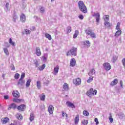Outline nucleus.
I'll use <instances>...</instances> for the list:
<instances>
[{
	"label": "nucleus",
	"mask_w": 125,
	"mask_h": 125,
	"mask_svg": "<svg viewBox=\"0 0 125 125\" xmlns=\"http://www.w3.org/2000/svg\"><path fill=\"white\" fill-rule=\"evenodd\" d=\"M78 6L80 10L83 13H87V8L86 6L84 5V3L83 1H79L78 2Z\"/></svg>",
	"instance_id": "f257e3e1"
},
{
	"label": "nucleus",
	"mask_w": 125,
	"mask_h": 125,
	"mask_svg": "<svg viewBox=\"0 0 125 125\" xmlns=\"http://www.w3.org/2000/svg\"><path fill=\"white\" fill-rule=\"evenodd\" d=\"M77 50H78L77 48L72 47L71 49H70V51L67 52V56L70 54L73 55L74 56H76L77 55Z\"/></svg>",
	"instance_id": "f03ea898"
},
{
	"label": "nucleus",
	"mask_w": 125,
	"mask_h": 125,
	"mask_svg": "<svg viewBox=\"0 0 125 125\" xmlns=\"http://www.w3.org/2000/svg\"><path fill=\"white\" fill-rule=\"evenodd\" d=\"M17 85L19 88H24V86L25 85V80L19 79Z\"/></svg>",
	"instance_id": "7ed1b4c3"
},
{
	"label": "nucleus",
	"mask_w": 125,
	"mask_h": 125,
	"mask_svg": "<svg viewBox=\"0 0 125 125\" xmlns=\"http://www.w3.org/2000/svg\"><path fill=\"white\" fill-rule=\"evenodd\" d=\"M93 17H96V21L97 22V25L99 24V22H100V14L99 13H94V14L92 15Z\"/></svg>",
	"instance_id": "20e7f679"
},
{
	"label": "nucleus",
	"mask_w": 125,
	"mask_h": 125,
	"mask_svg": "<svg viewBox=\"0 0 125 125\" xmlns=\"http://www.w3.org/2000/svg\"><path fill=\"white\" fill-rule=\"evenodd\" d=\"M103 66L105 70H106V71H109V70H111V67L110 63L108 62H105L103 64Z\"/></svg>",
	"instance_id": "39448f33"
},
{
	"label": "nucleus",
	"mask_w": 125,
	"mask_h": 125,
	"mask_svg": "<svg viewBox=\"0 0 125 125\" xmlns=\"http://www.w3.org/2000/svg\"><path fill=\"white\" fill-rule=\"evenodd\" d=\"M17 109L19 111L23 112V111H25V109H26V105L21 104L18 107Z\"/></svg>",
	"instance_id": "423d86ee"
},
{
	"label": "nucleus",
	"mask_w": 125,
	"mask_h": 125,
	"mask_svg": "<svg viewBox=\"0 0 125 125\" xmlns=\"http://www.w3.org/2000/svg\"><path fill=\"white\" fill-rule=\"evenodd\" d=\"M81 80L79 78L73 80V83H74V84H76V85H79V84H81Z\"/></svg>",
	"instance_id": "0eeeda50"
},
{
	"label": "nucleus",
	"mask_w": 125,
	"mask_h": 125,
	"mask_svg": "<svg viewBox=\"0 0 125 125\" xmlns=\"http://www.w3.org/2000/svg\"><path fill=\"white\" fill-rule=\"evenodd\" d=\"M35 53L37 56H41L42 55V52L41 51V49H40V47H36Z\"/></svg>",
	"instance_id": "6e6552de"
},
{
	"label": "nucleus",
	"mask_w": 125,
	"mask_h": 125,
	"mask_svg": "<svg viewBox=\"0 0 125 125\" xmlns=\"http://www.w3.org/2000/svg\"><path fill=\"white\" fill-rule=\"evenodd\" d=\"M76 65V59L72 58L70 60V65L71 67H74Z\"/></svg>",
	"instance_id": "1a4fd4ad"
},
{
	"label": "nucleus",
	"mask_w": 125,
	"mask_h": 125,
	"mask_svg": "<svg viewBox=\"0 0 125 125\" xmlns=\"http://www.w3.org/2000/svg\"><path fill=\"white\" fill-rule=\"evenodd\" d=\"M53 110H54L53 105H50L48 107V112L49 114H53Z\"/></svg>",
	"instance_id": "9d476101"
},
{
	"label": "nucleus",
	"mask_w": 125,
	"mask_h": 125,
	"mask_svg": "<svg viewBox=\"0 0 125 125\" xmlns=\"http://www.w3.org/2000/svg\"><path fill=\"white\" fill-rule=\"evenodd\" d=\"M86 95L88 96H90L91 95H93V88H91L89 91H87Z\"/></svg>",
	"instance_id": "9b49d317"
},
{
	"label": "nucleus",
	"mask_w": 125,
	"mask_h": 125,
	"mask_svg": "<svg viewBox=\"0 0 125 125\" xmlns=\"http://www.w3.org/2000/svg\"><path fill=\"white\" fill-rule=\"evenodd\" d=\"M80 121V116L79 115H76L74 119V124L75 125H78L79 124V121Z\"/></svg>",
	"instance_id": "f8f14e48"
},
{
	"label": "nucleus",
	"mask_w": 125,
	"mask_h": 125,
	"mask_svg": "<svg viewBox=\"0 0 125 125\" xmlns=\"http://www.w3.org/2000/svg\"><path fill=\"white\" fill-rule=\"evenodd\" d=\"M21 21V22H25L26 21V16L24 14H22L20 17Z\"/></svg>",
	"instance_id": "ddd939ff"
},
{
	"label": "nucleus",
	"mask_w": 125,
	"mask_h": 125,
	"mask_svg": "<svg viewBox=\"0 0 125 125\" xmlns=\"http://www.w3.org/2000/svg\"><path fill=\"white\" fill-rule=\"evenodd\" d=\"M16 105L15 104H12L9 105V107L8 108V110H10V109H16Z\"/></svg>",
	"instance_id": "4468645a"
},
{
	"label": "nucleus",
	"mask_w": 125,
	"mask_h": 125,
	"mask_svg": "<svg viewBox=\"0 0 125 125\" xmlns=\"http://www.w3.org/2000/svg\"><path fill=\"white\" fill-rule=\"evenodd\" d=\"M92 30L90 28H87L86 30H85V33H86V35H88L90 36L92 33Z\"/></svg>",
	"instance_id": "2eb2a0df"
},
{
	"label": "nucleus",
	"mask_w": 125,
	"mask_h": 125,
	"mask_svg": "<svg viewBox=\"0 0 125 125\" xmlns=\"http://www.w3.org/2000/svg\"><path fill=\"white\" fill-rule=\"evenodd\" d=\"M66 104L68 107H70V108H75V105L74 104L70 102H67Z\"/></svg>",
	"instance_id": "dca6fc26"
},
{
	"label": "nucleus",
	"mask_w": 125,
	"mask_h": 125,
	"mask_svg": "<svg viewBox=\"0 0 125 125\" xmlns=\"http://www.w3.org/2000/svg\"><path fill=\"white\" fill-rule=\"evenodd\" d=\"M117 83H118V79H115L111 82L110 85H112L113 86L114 85H115V84H117Z\"/></svg>",
	"instance_id": "f3484780"
},
{
	"label": "nucleus",
	"mask_w": 125,
	"mask_h": 125,
	"mask_svg": "<svg viewBox=\"0 0 125 125\" xmlns=\"http://www.w3.org/2000/svg\"><path fill=\"white\" fill-rule=\"evenodd\" d=\"M59 70V66H58V65H57L54 68V75H56L58 73Z\"/></svg>",
	"instance_id": "a211bd4d"
},
{
	"label": "nucleus",
	"mask_w": 125,
	"mask_h": 125,
	"mask_svg": "<svg viewBox=\"0 0 125 125\" xmlns=\"http://www.w3.org/2000/svg\"><path fill=\"white\" fill-rule=\"evenodd\" d=\"M16 117L18 120H19L20 121H21V120H23V116H22V115L20 114H17L16 115Z\"/></svg>",
	"instance_id": "6ab92c4d"
},
{
	"label": "nucleus",
	"mask_w": 125,
	"mask_h": 125,
	"mask_svg": "<svg viewBox=\"0 0 125 125\" xmlns=\"http://www.w3.org/2000/svg\"><path fill=\"white\" fill-rule=\"evenodd\" d=\"M13 95L14 97H16V98H19L20 96V94H19V92L18 91L16 92L15 93H13Z\"/></svg>",
	"instance_id": "aec40b11"
},
{
	"label": "nucleus",
	"mask_w": 125,
	"mask_h": 125,
	"mask_svg": "<svg viewBox=\"0 0 125 125\" xmlns=\"http://www.w3.org/2000/svg\"><path fill=\"white\" fill-rule=\"evenodd\" d=\"M29 120H30V122H33V121L35 120V115H34V113L30 114Z\"/></svg>",
	"instance_id": "412c9836"
},
{
	"label": "nucleus",
	"mask_w": 125,
	"mask_h": 125,
	"mask_svg": "<svg viewBox=\"0 0 125 125\" xmlns=\"http://www.w3.org/2000/svg\"><path fill=\"white\" fill-rule=\"evenodd\" d=\"M95 74V70L92 69V70L89 72L88 75L90 76H92Z\"/></svg>",
	"instance_id": "4be33fe9"
},
{
	"label": "nucleus",
	"mask_w": 125,
	"mask_h": 125,
	"mask_svg": "<svg viewBox=\"0 0 125 125\" xmlns=\"http://www.w3.org/2000/svg\"><path fill=\"white\" fill-rule=\"evenodd\" d=\"M122 35V30H118L116 31L115 36V37H119V36H121Z\"/></svg>",
	"instance_id": "5701e85b"
},
{
	"label": "nucleus",
	"mask_w": 125,
	"mask_h": 125,
	"mask_svg": "<svg viewBox=\"0 0 125 125\" xmlns=\"http://www.w3.org/2000/svg\"><path fill=\"white\" fill-rule=\"evenodd\" d=\"M24 34H26V35H30L31 34V31L25 29L24 32H22V35H24Z\"/></svg>",
	"instance_id": "b1692460"
},
{
	"label": "nucleus",
	"mask_w": 125,
	"mask_h": 125,
	"mask_svg": "<svg viewBox=\"0 0 125 125\" xmlns=\"http://www.w3.org/2000/svg\"><path fill=\"white\" fill-rule=\"evenodd\" d=\"M8 120H9L8 118H7V117L1 119L2 123L3 124H6L7 122H8Z\"/></svg>",
	"instance_id": "393cba45"
},
{
	"label": "nucleus",
	"mask_w": 125,
	"mask_h": 125,
	"mask_svg": "<svg viewBox=\"0 0 125 125\" xmlns=\"http://www.w3.org/2000/svg\"><path fill=\"white\" fill-rule=\"evenodd\" d=\"M11 125H21V122L19 121H15L13 124H11Z\"/></svg>",
	"instance_id": "a878e982"
},
{
	"label": "nucleus",
	"mask_w": 125,
	"mask_h": 125,
	"mask_svg": "<svg viewBox=\"0 0 125 125\" xmlns=\"http://www.w3.org/2000/svg\"><path fill=\"white\" fill-rule=\"evenodd\" d=\"M37 86L38 89H41V87H42V84L41 83V81L37 82Z\"/></svg>",
	"instance_id": "bb28decb"
},
{
	"label": "nucleus",
	"mask_w": 125,
	"mask_h": 125,
	"mask_svg": "<svg viewBox=\"0 0 125 125\" xmlns=\"http://www.w3.org/2000/svg\"><path fill=\"white\" fill-rule=\"evenodd\" d=\"M40 99L42 101H44L45 100V95H44V94L42 93L40 96Z\"/></svg>",
	"instance_id": "cd10ccee"
},
{
	"label": "nucleus",
	"mask_w": 125,
	"mask_h": 125,
	"mask_svg": "<svg viewBox=\"0 0 125 125\" xmlns=\"http://www.w3.org/2000/svg\"><path fill=\"white\" fill-rule=\"evenodd\" d=\"M104 24L106 27H107V28H109L112 26L111 23L108 21H104Z\"/></svg>",
	"instance_id": "c85d7f7f"
},
{
	"label": "nucleus",
	"mask_w": 125,
	"mask_h": 125,
	"mask_svg": "<svg viewBox=\"0 0 125 125\" xmlns=\"http://www.w3.org/2000/svg\"><path fill=\"white\" fill-rule=\"evenodd\" d=\"M32 82V80L31 79H29L25 84V86L26 87H29L30 86V84H31V82Z\"/></svg>",
	"instance_id": "c756f323"
},
{
	"label": "nucleus",
	"mask_w": 125,
	"mask_h": 125,
	"mask_svg": "<svg viewBox=\"0 0 125 125\" xmlns=\"http://www.w3.org/2000/svg\"><path fill=\"white\" fill-rule=\"evenodd\" d=\"M5 10L6 11H8L9 10V3L7 2L5 7Z\"/></svg>",
	"instance_id": "7c9ffc66"
},
{
	"label": "nucleus",
	"mask_w": 125,
	"mask_h": 125,
	"mask_svg": "<svg viewBox=\"0 0 125 125\" xmlns=\"http://www.w3.org/2000/svg\"><path fill=\"white\" fill-rule=\"evenodd\" d=\"M44 68H45V64H43L42 66L39 67L38 69L39 71H42Z\"/></svg>",
	"instance_id": "2f4dec72"
},
{
	"label": "nucleus",
	"mask_w": 125,
	"mask_h": 125,
	"mask_svg": "<svg viewBox=\"0 0 125 125\" xmlns=\"http://www.w3.org/2000/svg\"><path fill=\"white\" fill-rule=\"evenodd\" d=\"M79 35V31L78 30H76L75 32V33L73 35V38L76 39L78 37V35Z\"/></svg>",
	"instance_id": "473e14b6"
},
{
	"label": "nucleus",
	"mask_w": 125,
	"mask_h": 125,
	"mask_svg": "<svg viewBox=\"0 0 125 125\" xmlns=\"http://www.w3.org/2000/svg\"><path fill=\"white\" fill-rule=\"evenodd\" d=\"M45 37L48 39V40H49V41H51V36L47 33H46L45 34Z\"/></svg>",
	"instance_id": "72a5a7b5"
},
{
	"label": "nucleus",
	"mask_w": 125,
	"mask_h": 125,
	"mask_svg": "<svg viewBox=\"0 0 125 125\" xmlns=\"http://www.w3.org/2000/svg\"><path fill=\"white\" fill-rule=\"evenodd\" d=\"M3 50H4V52L6 54V55H9V53L8 52V49H7V48H3Z\"/></svg>",
	"instance_id": "f704fd0d"
},
{
	"label": "nucleus",
	"mask_w": 125,
	"mask_h": 125,
	"mask_svg": "<svg viewBox=\"0 0 125 125\" xmlns=\"http://www.w3.org/2000/svg\"><path fill=\"white\" fill-rule=\"evenodd\" d=\"M110 16H109V15H106L104 16V21L105 22L108 21H109V18Z\"/></svg>",
	"instance_id": "c9c22d12"
},
{
	"label": "nucleus",
	"mask_w": 125,
	"mask_h": 125,
	"mask_svg": "<svg viewBox=\"0 0 125 125\" xmlns=\"http://www.w3.org/2000/svg\"><path fill=\"white\" fill-rule=\"evenodd\" d=\"M9 42L11 45H13V46H15V42H12V39L11 38L9 39Z\"/></svg>",
	"instance_id": "e433bc0d"
},
{
	"label": "nucleus",
	"mask_w": 125,
	"mask_h": 125,
	"mask_svg": "<svg viewBox=\"0 0 125 125\" xmlns=\"http://www.w3.org/2000/svg\"><path fill=\"white\" fill-rule=\"evenodd\" d=\"M67 33L69 34V33H71L72 31V28L71 26H68L66 28Z\"/></svg>",
	"instance_id": "4c0bfd02"
},
{
	"label": "nucleus",
	"mask_w": 125,
	"mask_h": 125,
	"mask_svg": "<svg viewBox=\"0 0 125 125\" xmlns=\"http://www.w3.org/2000/svg\"><path fill=\"white\" fill-rule=\"evenodd\" d=\"M21 99H13V101L14 102H16L17 103H19V102H21Z\"/></svg>",
	"instance_id": "58836bf2"
},
{
	"label": "nucleus",
	"mask_w": 125,
	"mask_h": 125,
	"mask_svg": "<svg viewBox=\"0 0 125 125\" xmlns=\"http://www.w3.org/2000/svg\"><path fill=\"white\" fill-rule=\"evenodd\" d=\"M90 37H91V38H92L93 39H96V35H95V33L93 32L90 35Z\"/></svg>",
	"instance_id": "ea45409f"
},
{
	"label": "nucleus",
	"mask_w": 125,
	"mask_h": 125,
	"mask_svg": "<svg viewBox=\"0 0 125 125\" xmlns=\"http://www.w3.org/2000/svg\"><path fill=\"white\" fill-rule=\"evenodd\" d=\"M83 115H84V116L88 117V116L89 115V113H88V112H87V111L86 110H84L83 112Z\"/></svg>",
	"instance_id": "a19ab883"
},
{
	"label": "nucleus",
	"mask_w": 125,
	"mask_h": 125,
	"mask_svg": "<svg viewBox=\"0 0 125 125\" xmlns=\"http://www.w3.org/2000/svg\"><path fill=\"white\" fill-rule=\"evenodd\" d=\"M63 89L64 90H68V84L67 83L63 84Z\"/></svg>",
	"instance_id": "79ce46f5"
},
{
	"label": "nucleus",
	"mask_w": 125,
	"mask_h": 125,
	"mask_svg": "<svg viewBox=\"0 0 125 125\" xmlns=\"http://www.w3.org/2000/svg\"><path fill=\"white\" fill-rule=\"evenodd\" d=\"M93 81V76H90L89 78L87 81V83H91Z\"/></svg>",
	"instance_id": "37998d69"
},
{
	"label": "nucleus",
	"mask_w": 125,
	"mask_h": 125,
	"mask_svg": "<svg viewBox=\"0 0 125 125\" xmlns=\"http://www.w3.org/2000/svg\"><path fill=\"white\" fill-rule=\"evenodd\" d=\"M118 59V57L117 56H114L112 58L113 63H115L117 60Z\"/></svg>",
	"instance_id": "c03bdc74"
},
{
	"label": "nucleus",
	"mask_w": 125,
	"mask_h": 125,
	"mask_svg": "<svg viewBox=\"0 0 125 125\" xmlns=\"http://www.w3.org/2000/svg\"><path fill=\"white\" fill-rule=\"evenodd\" d=\"M82 124L84 125H87L88 124V121L87 120H83L82 122Z\"/></svg>",
	"instance_id": "a18cd8bd"
},
{
	"label": "nucleus",
	"mask_w": 125,
	"mask_h": 125,
	"mask_svg": "<svg viewBox=\"0 0 125 125\" xmlns=\"http://www.w3.org/2000/svg\"><path fill=\"white\" fill-rule=\"evenodd\" d=\"M19 77H20V75L18 73H16L15 75V79L16 80H18L19 79Z\"/></svg>",
	"instance_id": "49530a36"
},
{
	"label": "nucleus",
	"mask_w": 125,
	"mask_h": 125,
	"mask_svg": "<svg viewBox=\"0 0 125 125\" xmlns=\"http://www.w3.org/2000/svg\"><path fill=\"white\" fill-rule=\"evenodd\" d=\"M120 26H121V23L118 22L116 25V30H120Z\"/></svg>",
	"instance_id": "de8ad7c7"
},
{
	"label": "nucleus",
	"mask_w": 125,
	"mask_h": 125,
	"mask_svg": "<svg viewBox=\"0 0 125 125\" xmlns=\"http://www.w3.org/2000/svg\"><path fill=\"white\" fill-rule=\"evenodd\" d=\"M34 64H35L36 67H39V62H38L37 60H35L34 61Z\"/></svg>",
	"instance_id": "09e8293b"
},
{
	"label": "nucleus",
	"mask_w": 125,
	"mask_h": 125,
	"mask_svg": "<svg viewBox=\"0 0 125 125\" xmlns=\"http://www.w3.org/2000/svg\"><path fill=\"white\" fill-rule=\"evenodd\" d=\"M18 17H17V15H15L13 16V22H16V19H17Z\"/></svg>",
	"instance_id": "8fccbe9b"
},
{
	"label": "nucleus",
	"mask_w": 125,
	"mask_h": 125,
	"mask_svg": "<svg viewBox=\"0 0 125 125\" xmlns=\"http://www.w3.org/2000/svg\"><path fill=\"white\" fill-rule=\"evenodd\" d=\"M40 12H41V13H43V12H44V7H42L40 8Z\"/></svg>",
	"instance_id": "3c124183"
},
{
	"label": "nucleus",
	"mask_w": 125,
	"mask_h": 125,
	"mask_svg": "<svg viewBox=\"0 0 125 125\" xmlns=\"http://www.w3.org/2000/svg\"><path fill=\"white\" fill-rule=\"evenodd\" d=\"M23 78H25V73H24L21 74V78L20 79V80H23Z\"/></svg>",
	"instance_id": "603ef678"
},
{
	"label": "nucleus",
	"mask_w": 125,
	"mask_h": 125,
	"mask_svg": "<svg viewBox=\"0 0 125 125\" xmlns=\"http://www.w3.org/2000/svg\"><path fill=\"white\" fill-rule=\"evenodd\" d=\"M94 122H95L96 125H99V122L98 121V119L97 118H95Z\"/></svg>",
	"instance_id": "864d4df0"
},
{
	"label": "nucleus",
	"mask_w": 125,
	"mask_h": 125,
	"mask_svg": "<svg viewBox=\"0 0 125 125\" xmlns=\"http://www.w3.org/2000/svg\"><path fill=\"white\" fill-rule=\"evenodd\" d=\"M31 31H36V27L35 26H32L30 27Z\"/></svg>",
	"instance_id": "5fc2aeb1"
},
{
	"label": "nucleus",
	"mask_w": 125,
	"mask_h": 125,
	"mask_svg": "<svg viewBox=\"0 0 125 125\" xmlns=\"http://www.w3.org/2000/svg\"><path fill=\"white\" fill-rule=\"evenodd\" d=\"M78 17L81 19V20H83V15H80Z\"/></svg>",
	"instance_id": "6e6d98bb"
},
{
	"label": "nucleus",
	"mask_w": 125,
	"mask_h": 125,
	"mask_svg": "<svg viewBox=\"0 0 125 125\" xmlns=\"http://www.w3.org/2000/svg\"><path fill=\"white\" fill-rule=\"evenodd\" d=\"M5 46H6V47H9L10 46V44H9L8 42H5Z\"/></svg>",
	"instance_id": "4d7b16f0"
},
{
	"label": "nucleus",
	"mask_w": 125,
	"mask_h": 125,
	"mask_svg": "<svg viewBox=\"0 0 125 125\" xmlns=\"http://www.w3.org/2000/svg\"><path fill=\"white\" fill-rule=\"evenodd\" d=\"M109 120L110 123H113V122H114V119L112 117H109Z\"/></svg>",
	"instance_id": "13d9d810"
},
{
	"label": "nucleus",
	"mask_w": 125,
	"mask_h": 125,
	"mask_svg": "<svg viewBox=\"0 0 125 125\" xmlns=\"http://www.w3.org/2000/svg\"><path fill=\"white\" fill-rule=\"evenodd\" d=\"M93 95H96L97 93V91L96 90H94V91H93Z\"/></svg>",
	"instance_id": "bf43d9fd"
},
{
	"label": "nucleus",
	"mask_w": 125,
	"mask_h": 125,
	"mask_svg": "<svg viewBox=\"0 0 125 125\" xmlns=\"http://www.w3.org/2000/svg\"><path fill=\"white\" fill-rule=\"evenodd\" d=\"M122 63H123V66H124L125 67V58L123 59Z\"/></svg>",
	"instance_id": "052dcab7"
},
{
	"label": "nucleus",
	"mask_w": 125,
	"mask_h": 125,
	"mask_svg": "<svg viewBox=\"0 0 125 125\" xmlns=\"http://www.w3.org/2000/svg\"><path fill=\"white\" fill-rule=\"evenodd\" d=\"M86 43H87V46H89V44H90V42H89V41H86Z\"/></svg>",
	"instance_id": "680f3d73"
},
{
	"label": "nucleus",
	"mask_w": 125,
	"mask_h": 125,
	"mask_svg": "<svg viewBox=\"0 0 125 125\" xmlns=\"http://www.w3.org/2000/svg\"><path fill=\"white\" fill-rule=\"evenodd\" d=\"M4 99H8V98H9V97H8V95H5L4 96Z\"/></svg>",
	"instance_id": "e2e57ef3"
},
{
	"label": "nucleus",
	"mask_w": 125,
	"mask_h": 125,
	"mask_svg": "<svg viewBox=\"0 0 125 125\" xmlns=\"http://www.w3.org/2000/svg\"><path fill=\"white\" fill-rule=\"evenodd\" d=\"M62 115L63 118L65 117V112H64V111L62 112Z\"/></svg>",
	"instance_id": "0e129e2a"
},
{
	"label": "nucleus",
	"mask_w": 125,
	"mask_h": 125,
	"mask_svg": "<svg viewBox=\"0 0 125 125\" xmlns=\"http://www.w3.org/2000/svg\"><path fill=\"white\" fill-rule=\"evenodd\" d=\"M120 83L121 87H123V81L121 80L120 82Z\"/></svg>",
	"instance_id": "69168bd1"
},
{
	"label": "nucleus",
	"mask_w": 125,
	"mask_h": 125,
	"mask_svg": "<svg viewBox=\"0 0 125 125\" xmlns=\"http://www.w3.org/2000/svg\"><path fill=\"white\" fill-rule=\"evenodd\" d=\"M11 70H12L13 71H15V67H14V65H13V67L11 68Z\"/></svg>",
	"instance_id": "338daca9"
},
{
	"label": "nucleus",
	"mask_w": 125,
	"mask_h": 125,
	"mask_svg": "<svg viewBox=\"0 0 125 125\" xmlns=\"http://www.w3.org/2000/svg\"><path fill=\"white\" fill-rule=\"evenodd\" d=\"M4 77H5V74H2V78H3V80H4Z\"/></svg>",
	"instance_id": "774afa93"
}]
</instances>
